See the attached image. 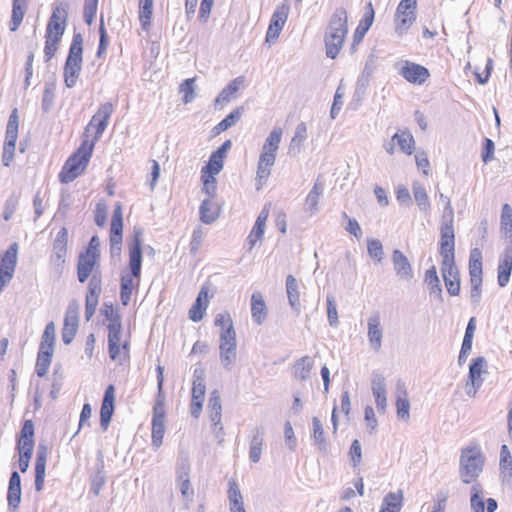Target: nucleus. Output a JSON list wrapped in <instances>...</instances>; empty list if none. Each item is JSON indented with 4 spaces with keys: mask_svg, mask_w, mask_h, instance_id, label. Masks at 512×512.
Returning a JSON list of instances; mask_svg holds the SVG:
<instances>
[{
    "mask_svg": "<svg viewBox=\"0 0 512 512\" xmlns=\"http://www.w3.org/2000/svg\"><path fill=\"white\" fill-rule=\"evenodd\" d=\"M367 326V337L370 347L375 352H378L381 349L383 338V329L381 326V319L378 313H374L368 318Z\"/></svg>",
    "mask_w": 512,
    "mask_h": 512,
    "instance_id": "nucleus-22",
    "label": "nucleus"
},
{
    "mask_svg": "<svg viewBox=\"0 0 512 512\" xmlns=\"http://www.w3.org/2000/svg\"><path fill=\"white\" fill-rule=\"evenodd\" d=\"M367 251L369 256L377 262H381L384 258L383 246L378 239L367 240Z\"/></svg>",
    "mask_w": 512,
    "mask_h": 512,
    "instance_id": "nucleus-61",
    "label": "nucleus"
},
{
    "mask_svg": "<svg viewBox=\"0 0 512 512\" xmlns=\"http://www.w3.org/2000/svg\"><path fill=\"white\" fill-rule=\"evenodd\" d=\"M283 130L281 127H274L264 141L261 151L277 154L282 139Z\"/></svg>",
    "mask_w": 512,
    "mask_h": 512,
    "instance_id": "nucleus-45",
    "label": "nucleus"
},
{
    "mask_svg": "<svg viewBox=\"0 0 512 512\" xmlns=\"http://www.w3.org/2000/svg\"><path fill=\"white\" fill-rule=\"evenodd\" d=\"M286 293L292 310L296 312V314H299L301 311L299 285L293 275L286 277Z\"/></svg>",
    "mask_w": 512,
    "mask_h": 512,
    "instance_id": "nucleus-31",
    "label": "nucleus"
},
{
    "mask_svg": "<svg viewBox=\"0 0 512 512\" xmlns=\"http://www.w3.org/2000/svg\"><path fill=\"white\" fill-rule=\"evenodd\" d=\"M97 263L98 258L90 253V251H86L85 253L80 254L77 263V277L80 283L87 281Z\"/></svg>",
    "mask_w": 512,
    "mask_h": 512,
    "instance_id": "nucleus-27",
    "label": "nucleus"
},
{
    "mask_svg": "<svg viewBox=\"0 0 512 512\" xmlns=\"http://www.w3.org/2000/svg\"><path fill=\"white\" fill-rule=\"evenodd\" d=\"M45 39L44 55L46 61H49L55 55L61 38L45 35Z\"/></svg>",
    "mask_w": 512,
    "mask_h": 512,
    "instance_id": "nucleus-64",
    "label": "nucleus"
},
{
    "mask_svg": "<svg viewBox=\"0 0 512 512\" xmlns=\"http://www.w3.org/2000/svg\"><path fill=\"white\" fill-rule=\"evenodd\" d=\"M500 470L503 483H512V456L507 445L500 450Z\"/></svg>",
    "mask_w": 512,
    "mask_h": 512,
    "instance_id": "nucleus-37",
    "label": "nucleus"
},
{
    "mask_svg": "<svg viewBox=\"0 0 512 512\" xmlns=\"http://www.w3.org/2000/svg\"><path fill=\"white\" fill-rule=\"evenodd\" d=\"M416 0H401L395 13L396 31L399 34L407 31L416 20Z\"/></svg>",
    "mask_w": 512,
    "mask_h": 512,
    "instance_id": "nucleus-11",
    "label": "nucleus"
},
{
    "mask_svg": "<svg viewBox=\"0 0 512 512\" xmlns=\"http://www.w3.org/2000/svg\"><path fill=\"white\" fill-rule=\"evenodd\" d=\"M114 111V107L112 103L106 102L101 104L97 110V112L93 115L89 124L85 128V132H89L91 128H95L94 144L101 138L104 133L109 119Z\"/></svg>",
    "mask_w": 512,
    "mask_h": 512,
    "instance_id": "nucleus-14",
    "label": "nucleus"
},
{
    "mask_svg": "<svg viewBox=\"0 0 512 512\" xmlns=\"http://www.w3.org/2000/svg\"><path fill=\"white\" fill-rule=\"evenodd\" d=\"M142 235V229L135 227L132 240L129 242L130 273L122 275L120 285V299L124 306L129 304L134 286L139 285L142 266Z\"/></svg>",
    "mask_w": 512,
    "mask_h": 512,
    "instance_id": "nucleus-1",
    "label": "nucleus"
},
{
    "mask_svg": "<svg viewBox=\"0 0 512 512\" xmlns=\"http://www.w3.org/2000/svg\"><path fill=\"white\" fill-rule=\"evenodd\" d=\"M424 281L428 286L430 296L439 302H443L442 287L435 266H431L426 270Z\"/></svg>",
    "mask_w": 512,
    "mask_h": 512,
    "instance_id": "nucleus-32",
    "label": "nucleus"
},
{
    "mask_svg": "<svg viewBox=\"0 0 512 512\" xmlns=\"http://www.w3.org/2000/svg\"><path fill=\"white\" fill-rule=\"evenodd\" d=\"M216 174H210L207 170L202 169V190L208 195V198H214L217 190V181L214 177Z\"/></svg>",
    "mask_w": 512,
    "mask_h": 512,
    "instance_id": "nucleus-56",
    "label": "nucleus"
},
{
    "mask_svg": "<svg viewBox=\"0 0 512 512\" xmlns=\"http://www.w3.org/2000/svg\"><path fill=\"white\" fill-rule=\"evenodd\" d=\"M267 217H268V212L265 211V209H263L260 212V214L258 215L256 222L247 238L249 245H250V249H252L255 246V244L259 240H261V238L264 234Z\"/></svg>",
    "mask_w": 512,
    "mask_h": 512,
    "instance_id": "nucleus-38",
    "label": "nucleus"
},
{
    "mask_svg": "<svg viewBox=\"0 0 512 512\" xmlns=\"http://www.w3.org/2000/svg\"><path fill=\"white\" fill-rule=\"evenodd\" d=\"M153 14V0H139V21L141 28L148 31Z\"/></svg>",
    "mask_w": 512,
    "mask_h": 512,
    "instance_id": "nucleus-46",
    "label": "nucleus"
},
{
    "mask_svg": "<svg viewBox=\"0 0 512 512\" xmlns=\"http://www.w3.org/2000/svg\"><path fill=\"white\" fill-rule=\"evenodd\" d=\"M393 269L396 275L405 281H411L414 277V272L408 258L399 249L392 252Z\"/></svg>",
    "mask_w": 512,
    "mask_h": 512,
    "instance_id": "nucleus-24",
    "label": "nucleus"
},
{
    "mask_svg": "<svg viewBox=\"0 0 512 512\" xmlns=\"http://www.w3.org/2000/svg\"><path fill=\"white\" fill-rule=\"evenodd\" d=\"M307 138V126L304 122H300L296 128L294 135L288 147V154L296 156L301 152L302 145Z\"/></svg>",
    "mask_w": 512,
    "mask_h": 512,
    "instance_id": "nucleus-34",
    "label": "nucleus"
},
{
    "mask_svg": "<svg viewBox=\"0 0 512 512\" xmlns=\"http://www.w3.org/2000/svg\"><path fill=\"white\" fill-rule=\"evenodd\" d=\"M314 362L310 356H303L296 361L294 365V376L300 381H305L310 377Z\"/></svg>",
    "mask_w": 512,
    "mask_h": 512,
    "instance_id": "nucleus-44",
    "label": "nucleus"
},
{
    "mask_svg": "<svg viewBox=\"0 0 512 512\" xmlns=\"http://www.w3.org/2000/svg\"><path fill=\"white\" fill-rule=\"evenodd\" d=\"M215 326L221 328L220 335H226L225 332L228 330L231 332V335L236 334L231 316L227 312L216 315Z\"/></svg>",
    "mask_w": 512,
    "mask_h": 512,
    "instance_id": "nucleus-59",
    "label": "nucleus"
},
{
    "mask_svg": "<svg viewBox=\"0 0 512 512\" xmlns=\"http://www.w3.org/2000/svg\"><path fill=\"white\" fill-rule=\"evenodd\" d=\"M290 11V6L285 0L282 4L278 5L273 12L270 24L266 33V41H274L278 39L280 32L282 31Z\"/></svg>",
    "mask_w": 512,
    "mask_h": 512,
    "instance_id": "nucleus-15",
    "label": "nucleus"
},
{
    "mask_svg": "<svg viewBox=\"0 0 512 512\" xmlns=\"http://www.w3.org/2000/svg\"><path fill=\"white\" fill-rule=\"evenodd\" d=\"M500 227L504 237L509 239L510 243H512V208L509 204L502 206Z\"/></svg>",
    "mask_w": 512,
    "mask_h": 512,
    "instance_id": "nucleus-48",
    "label": "nucleus"
},
{
    "mask_svg": "<svg viewBox=\"0 0 512 512\" xmlns=\"http://www.w3.org/2000/svg\"><path fill=\"white\" fill-rule=\"evenodd\" d=\"M231 141L226 140L216 151H214L208 164L204 167L210 174H218L223 168V159L226 156L227 151L231 148Z\"/></svg>",
    "mask_w": 512,
    "mask_h": 512,
    "instance_id": "nucleus-28",
    "label": "nucleus"
},
{
    "mask_svg": "<svg viewBox=\"0 0 512 512\" xmlns=\"http://www.w3.org/2000/svg\"><path fill=\"white\" fill-rule=\"evenodd\" d=\"M312 438L314 441V444L318 447L320 451H327L328 443L324 437V429L322 422L318 417L312 418Z\"/></svg>",
    "mask_w": 512,
    "mask_h": 512,
    "instance_id": "nucleus-53",
    "label": "nucleus"
},
{
    "mask_svg": "<svg viewBox=\"0 0 512 512\" xmlns=\"http://www.w3.org/2000/svg\"><path fill=\"white\" fill-rule=\"evenodd\" d=\"M82 54L83 37L80 33H74L64 65V82L68 88L76 85L82 68Z\"/></svg>",
    "mask_w": 512,
    "mask_h": 512,
    "instance_id": "nucleus-6",
    "label": "nucleus"
},
{
    "mask_svg": "<svg viewBox=\"0 0 512 512\" xmlns=\"http://www.w3.org/2000/svg\"><path fill=\"white\" fill-rule=\"evenodd\" d=\"M21 477L17 471H13L9 478L7 503L11 511H16L21 502Z\"/></svg>",
    "mask_w": 512,
    "mask_h": 512,
    "instance_id": "nucleus-25",
    "label": "nucleus"
},
{
    "mask_svg": "<svg viewBox=\"0 0 512 512\" xmlns=\"http://www.w3.org/2000/svg\"><path fill=\"white\" fill-rule=\"evenodd\" d=\"M27 0H13L10 30L16 31L23 21Z\"/></svg>",
    "mask_w": 512,
    "mask_h": 512,
    "instance_id": "nucleus-47",
    "label": "nucleus"
},
{
    "mask_svg": "<svg viewBox=\"0 0 512 512\" xmlns=\"http://www.w3.org/2000/svg\"><path fill=\"white\" fill-rule=\"evenodd\" d=\"M68 18V4L60 2L54 7L46 28V35L62 38Z\"/></svg>",
    "mask_w": 512,
    "mask_h": 512,
    "instance_id": "nucleus-13",
    "label": "nucleus"
},
{
    "mask_svg": "<svg viewBox=\"0 0 512 512\" xmlns=\"http://www.w3.org/2000/svg\"><path fill=\"white\" fill-rule=\"evenodd\" d=\"M454 251L455 240L440 241L441 274L451 296H457L460 293V274L455 265Z\"/></svg>",
    "mask_w": 512,
    "mask_h": 512,
    "instance_id": "nucleus-3",
    "label": "nucleus"
},
{
    "mask_svg": "<svg viewBox=\"0 0 512 512\" xmlns=\"http://www.w3.org/2000/svg\"><path fill=\"white\" fill-rule=\"evenodd\" d=\"M392 141H396L400 150L408 155H411L414 149V138L408 131H402L401 133H395L392 136Z\"/></svg>",
    "mask_w": 512,
    "mask_h": 512,
    "instance_id": "nucleus-52",
    "label": "nucleus"
},
{
    "mask_svg": "<svg viewBox=\"0 0 512 512\" xmlns=\"http://www.w3.org/2000/svg\"><path fill=\"white\" fill-rule=\"evenodd\" d=\"M264 431L261 428H255L251 432V438L249 443V459L253 463L260 461L263 442H264Z\"/></svg>",
    "mask_w": 512,
    "mask_h": 512,
    "instance_id": "nucleus-30",
    "label": "nucleus"
},
{
    "mask_svg": "<svg viewBox=\"0 0 512 512\" xmlns=\"http://www.w3.org/2000/svg\"><path fill=\"white\" fill-rule=\"evenodd\" d=\"M18 126V111L17 109H14L9 116L6 127L5 142L2 154V163L5 167H8L14 158L15 146L18 138Z\"/></svg>",
    "mask_w": 512,
    "mask_h": 512,
    "instance_id": "nucleus-7",
    "label": "nucleus"
},
{
    "mask_svg": "<svg viewBox=\"0 0 512 512\" xmlns=\"http://www.w3.org/2000/svg\"><path fill=\"white\" fill-rule=\"evenodd\" d=\"M374 9L371 2H369L365 7V13L363 18L360 20L355 33L354 40H361L367 31L370 29L371 25L374 21Z\"/></svg>",
    "mask_w": 512,
    "mask_h": 512,
    "instance_id": "nucleus-39",
    "label": "nucleus"
},
{
    "mask_svg": "<svg viewBox=\"0 0 512 512\" xmlns=\"http://www.w3.org/2000/svg\"><path fill=\"white\" fill-rule=\"evenodd\" d=\"M401 75L406 81L412 84L422 85L430 77L429 70L414 62L404 61L399 69Z\"/></svg>",
    "mask_w": 512,
    "mask_h": 512,
    "instance_id": "nucleus-18",
    "label": "nucleus"
},
{
    "mask_svg": "<svg viewBox=\"0 0 512 512\" xmlns=\"http://www.w3.org/2000/svg\"><path fill=\"white\" fill-rule=\"evenodd\" d=\"M227 495L229 500L230 512H236L241 509H244L243 496L240 491L239 485L234 478H231L228 481Z\"/></svg>",
    "mask_w": 512,
    "mask_h": 512,
    "instance_id": "nucleus-33",
    "label": "nucleus"
},
{
    "mask_svg": "<svg viewBox=\"0 0 512 512\" xmlns=\"http://www.w3.org/2000/svg\"><path fill=\"white\" fill-rule=\"evenodd\" d=\"M276 155L273 153L261 151L258 164H257V179L259 181L266 180L270 173L271 167L274 165Z\"/></svg>",
    "mask_w": 512,
    "mask_h": 512,
    "instance_id": "nucleus-36",
    "label": "nucleus"
},
{
    "mask_svg": "<svg viewBox=\"0 0 512 512\" xmlns=\"http://www.w3.org/2000/svg\"><path fill=\"white\" fill-rule=\"evenodd\" d=\"M220 211V205L213 198L204 199L199 207L200 220L204 224H212L218 219Z\"/></svg>",
    "mask_w": 512,
    "mask_h": 512,
    "instance_id": "nucleus-29",
    "label": "nucleus"
},
{
    "mask_svg": "<svg viewBox=\"0 0 512 512\" xmlns=\"http://www.w3.org/2000/svg\"><path fill=\"white\" fill-rule=\"evenodd\" d=\"M403 503V492H389L382 501L379 512H400Z\"/></svg>",
    "mask_w": 512,
    "mask_h": 512,
    "instance_id": "nucleus-40",
    "label": "nucleus"
},
{
    "mask_svg": "<svg viewBox=\"0 0 512 512\" xmlns=\"http://www.w3.org/2000/svg\"><path fill=\"white\" fill-rule=\"evenodd\" d=\"M54 350L39 348L37 361H36V373L39 377H44L51 364V359Z\"/></svg>",
    "mask_w": 512,
    "mask_h": 512,
    "instance_id": "nucleus-50",
    "label": "nucleus"
},
{
    "mask_svg": "<svg viewBox=\"0 0 512 512\" xmlns=\"http://www.w3.org/2000/svg\"><path fill=\"white\" fill-rule=\"evenodd\" d=\"M80 305L76 300H71L67 306L62 329V341L70 344L78 330Z\"/></svg>",
    "mask_w": 512,
    "mask_h": 512,
    "instance_id": "nucleus-12",
    "label": "nucleus"
},
{
    "mask_svg": "<svg viewBox=\"0 0 512 512\" xmlns=\"http://www.w3.org/2000/svg\"><path fill=\"white\" fill-rule=\"evenodd\" d=\"M68 231L62 227L53 242V251L50 256V264L53 272L59 277L64 270L67 255Z\"/></svg>",
    "mask_w": 512,
    "mask_h": 512,
    "instance_id": "nucleus-8",
    "label": "nucleus"
},
{
    "mask_svg": "<svg viewBox=\"0 0 512 512\" xmlns=\"http://www.w3.org/2000/svg\"><path fill=\"white\" fill-rule=\"evenodd\" d=\"M208 412H209V418L212 422L215 431L216 438L219 439V441H222L223 439V426L221 423L222 419V404H221V398L220 394L217 390H213L210 393L209 401H208Z\"/></svg>",
    "mask_w": 512,
    "mask_h": 512,
    "instance_id": "nucleus-19",
    "label": "nucleus"
},
{
    "mask_svg": "<svg viewBox=\"0 0 512 512\" xmlns=\"http://www.w3.org/2000/svg\"><path fill=\"white\" fill-rule=\"evenodd\" d=\"M47 449L44 445H39L35 463V475L45 476Z\"/></svg>",
    "mask_w": 512,
    "mask_h": 512,
    "instance_id": "nucleus-62",
    "label": "nucleus"
},
{
    "mask_svg": "<svg viewBox=\"0 0 512 512\" xmlns=\"http://www.w3.org/2000/svg\"><path fill=\"white\" fill-rule=\"evenodd\" d=\"M485 456L478 446H468L461 450L459 476L464 484L474 482L483 472Z\"/></svg>",
    "mask_w": 512,
    "mask_h": 512,
    "instance_id": "nucleus-5",
    "label": "nucleus"
},
{
    "mask_svg": "<svg viewBox=\"0 0 512 512\" xmlns=\"http://www.w3.org/2000/svg\"><path fill=\"white\" fill-rule=\"evenodd\" d=\"M94 150V141L84 139L77 151L65 162L59 180L62 183H70L81 175L86 169Z\"/></svg>",
    "mask_w": 512,
    "mask_h": 512,
    "instance_id": "nucleus-4",
    "label": "nucleus"
},
{
    "mask_svg": "<svg viewBox=\"0 0 512 512\" xmlns=\"http://www.w3.org/2000/svg\"><path fill=\"white\" fill-rule=\"evenodd\" d=\"M18 244L12 243L0 259V277L11 281L17 264Z\"/></svg>",
    "mask_w": 512,
    "mask_h": 512,
    "instance_id": "nucleus-20",
    "label": "nucleus"
},
{
    "mask_svg": "<svg viewBox=\"0 0 512 512\" xmlns=\"http://www.w3.org/2000/svg\"><path fill=\"white\" fill-rule=\"evenodd\" d=\"M244 84V77L239 76L232 80L222 91L218 94L215 99V105L228 103L232 97L237 93L240 86Z\"/></svg>",
    "mask_w": 512,
    "mask_h": 512,
    "instance_id": "nucleus-42",
    "label": "nucleus"
},
{
    "mask_svg": "<svg viewBox=\"0 0 512 512\" xmlns=\"http://www.w3.org/2000/svg\"><path fill=\"white\" fill-rule=\"evenodd\" d=\"M487 361L484 357L474 358L469 366L468 381L466 382V393L474 397L478 389L482 386L483 379L481 378Z\"/></svg>",
    "mask_w": 512,
    "mask_h": 512,
    "instance_id": "nucleus-17",
    "label": "nucleus"
},
{
    "mask_svg": "<svg viewBox=\"0 0 512 512\" xmlns=\"http://www.w3.org/2000/svg\"><path fill=\"white\" fill-rule=\"evenodd\" d=\"M121 323L108 324V349L109 356L112 360H119L122 363L129 357L128 342L122 344L123 352H121Z\"/></svg>",
    "mask_w": 512,
    "mask_h": 512,
    "instance_id": "nucleus-10",
    "label": "nucleus"
},
{
    "mask_svg": "<svg viewBox=\"0 0 512 512\" xmlns=\"http://www.w3.org/2000/svg\"><path fill=\"white\" fill-rule=\"evenodd\" d=\"M483 489L479 483H474L471 487L470 506L473 512H485Z\"/></svg>",
    "mask_w": 512,
    "mask_h": 512,
    "instance_id": "nucleus-51",
    "label": "nucleus"
},
{
    "mask_svg": "<svg viewBox=\"0 0 512 512\" xmlns=\"http://www.w3.org/2000/svg\"><path fill=\"white\" fill-rule=\"evenodd\" d=\"M226 335H219V358L222 367L231 371L237 359V341L236 334H232L228 330Z\"/></svg>",
    "mask_w": 512,
    "mask_h": 512,
    "instance_id": "nucleus-9",
    "label": "nucleus"
},
{
    "mask_svg": "<svg viewBox=\"0 0 512 512\" xmlns=\"http://www.w3.org/2000/svg\"><path fill=\"white\" fill-rule=\"evenodd\" d=\"M414 199L419 207V209L423 212H427L430 209V201L427 195V192L423 185L419 182H414L412 186Z\"/></svg>",
    "mask_w": 512,
    "mask_h": 512,
    "instance_id": "nucleus-54",
    "label": "nucleus"
},
{
    "mask_svg": "<svg viewBox=\"0 0 512 512\" xmlns=\"http://www.w3.org/2000/svg\"><path fill=\"white\" fill-rule=\"evenodd\" d=\"M347 33V11L343 7L336 8L329 20L324 35L326 56L328 58L335 59L338 56Z\"/></svg>",
    "mask_w": 512,
    "mask_h": 512,
    "instance_id": "nucleus-2",
    "label": "nucleus"
},
{
    "mask_svg": "<svg viewBox=\"0 0 512 512\" xmlns=\"http://www.w3.org/2000/svg\"><path fill=\"white\" fill-rule=\"evenodd\" d=\"M439 199L444 205L443 215L441 217L440 224V241L455 240L454 233V210L451 205V200L448 196L443 193L439 194Z\"/></svg>",
    "mask_w": 512,
    "mask_h": 512,
    "instance_id": "nucleus-16",
    "label": "nucleus"
},
{
    "mask_svg": "<svg viewBox=\"0 0 512 512\" xmlns=\"http://www.w3.org/2000/svg\"><path fill=\"white\" fill-rule=\"evenodd\" d=\"M54 341H55V326L53 322H49L44 330L42 335L40 348L54 350Z\"/></svg>",
    "mask_w": 512,
    "mask_h": 512,
    "instance_id": "nucleus-60",
    "label": "nucleus"
},
{
    "mask_svg": "<svg viewBox=\"0 0 512 512\" xmlns=\"http://www.w3.org/2000/svg\"><path fill=\"white\" fill-rule=\"evenodd\" d=\"M512 271V243H509L500 256L498 265V285L504 287L508 284Z\"/></svg>",
    "mask_w": 512,
    "mask_h": 512,
    "instance_id": "nucleus-26",
    "label": "nucleus"
},
{
    "mask_svg": "<svg viewBox=\"0 0 512 512\" xmlns=\"http://www.w3.org/2000/svg\"><path fill=\"white\" fill-rule=\"evenodd\" d=\"M251 315L258 325H261L266 319V304L259 292H254L251 296Z\"/></svg>",
    "mask_w": 512,
    "mask_h": 512,
    "instance_id": "nucleus-35",
    "label": "nucleus"
},
{
    "mask_svg": "<svg viewBox=\"0 0 512 512\" xmlns=\"http://www.w3.org/2000/svg\"><path fill=\"white\" fill-rule=\"evenodd\" d=\"M208 293L203 289L199 292L195 303L189 310V318L193 322H199L203 319L204 313L207 309L208 301H207Z\"/></svg>",
    "mask_w": 512,
    "mask_h": 512,
    "instance_id": "nucleus-41",
    "label": "nucleus"
},
{
    "mask_svg": "<svg viewBox=\"0 0 512 512\" xmlns=\"http://www.w3.org/2000/svg\"><path fill=\"white\" fill-rule=\"evenodd\" d=\"M115 388L113 385L107 386L103 402L100 408V425L102 429L107 430L114 413Z\"/></svg>",
    "mask_w": 512,
    "mask_h": 512,
    "instance_id": "nucleus-23",
    "label": "nucleus"
},
{
    "mask_svg": "<svg viewBox=\"0 0 512 512\" xmlns=\"http://www.w3.org/2000/svg\"><path fill=\"white\" fill-rule=\"evenodd\" d=\"M469 274L470 281H482V253L478 248L470 252Z\"/></svg>",
    "mask_w": 512,
    "mask_h": 512,
    "instance_id": "nucleus-43",
    "label": "nucleus"
},
{
    "mask_svg": "<svg viewBox=\"0 0 512 512\" xmlns=\"http://www.w3.org/2000/svg\"><path fill=\"white\" fill-rule=\"evenodd\" d=\"M323 186L319 182H315L313 188L308 193L305 199V210L314 214L318 211V203L320 195L322 194Z\"/></svg>",
    "mask_w": 512,
    "mask_h": 512,
    "instance_id": "nucleus-49",
    "label": "nucleus"
},
{
    "mask_svg": "<svg viewBox=\"0 0 512 512\" xmlns=\"http://www.w3.org/2000/svg\"><path fill=\"white\" fill-rule=\"evenodd\" d=\"M105 482L106 475L104 472V462L103 460H100L99 463L97 464L96 472L91 478V491L94 493V495H99Z\"/></svg>",
    "mask_w": 512,
    "mask_h": 512,
    "instance_id": "nucleus-55",
    "label": "nucleus"
},
{
    "mask_svg": "<svg viewBox=\"0 0 512 512\" xmlns=\"http://www.w3.org/2000/svg\"><path fill=\"white\" fill-rule=\"evenodd\" d=\"M195 78L184 80L179 87V92L183 94V102L191 103L195 99Z\"/></svg>",
    "mask_w": 512,
    "mask_h": 512,
    "instance_id": "nucleus-58",
    "label": "nucleus"
},
{
    "mask_svg": "<svg viewBox=\"0 0 512 512\" xmlns=\"http://www.w3.org/2000/svg\"><path fill=\"white\" fill-rule=\"evenodd\" d=\"M165 421H152V446L157 450L163 442Z\"/></svg>",
    "mask_w": 512,
    "mask_h": 512,
    "instance_id": "nucleus-57",
    "label": "nucleus"
},
{
    "mask_svg": "<svg viewBox=\"0 0 512 512\" xmlns=\"http://www.w3.org/2000/svg\"><path fill=\"white\" fill-rule=\"evenodd\" d=\"M19 197L15 194L10 195L4 204L3 219L9 221L17 210Z\"/></svg>",
    "mask_w": 512,
    "mask_h": 512,
    "instance_id": "nucleus-63",
    "label": "nucleus"
},
{
    "mask_svg": "<svg viewBox=\"0 0 512 512\" xmlns=\"http://www.w3.org/2000/svg\"><path fill=\"white\" fill-rule=\"evenodd\" d=\"M371 390L375 398L377 410L379 412H385L387 407L386 382L382 374L378 372L372 373Z\"/></svg>",
    "mask_w": 512,
    "mask_h": 512,
    "instance_id": "nucleus-21",
    "label": "nucleus"
}]
</instances>
